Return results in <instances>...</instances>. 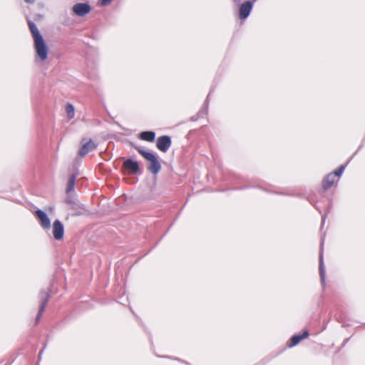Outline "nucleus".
I'll use <instances>...</instances> for the list:
<instances>
[{
	"mask_svg": "<svg viewBox=\"0 0 365 365\" xmlns=\"http://www.w3.org/2000/svg\"><path fill=\"white\" fill-rule=\"evenodd\" d=\"M142 140L148 142H153L155 137V133L153 131H143L140 134Z\"/></svg>",
	"mask_w": 365,
	"mask_h": 365,
	"instance_id": "obj_13",
	"label": "nucleus"
},
{
	"mask_svg": "<svg viewBox=\"0 0 365 365\" xmlns=\"http://www.w3.org/2000/svg\"><path fill=\"white\" fill-rule=\"evenodd\" d=\"M335 182V175L332 173H329L323 180L322 186L324 190L330 188Z\"/></svg>",
	"mask_w": 365,
	"mask_h": 365,
	"instance_id": "obj_11",
	"label": "nucleus"
},
{
	"mask_svg": "<svg viewBox=\"0 0 365 365\" xmlns=\"http://www.w3.org/2000/svg\"><path fill=\"white\" fill-rule=\"evenodd\" d=\"M252 9V3L250 1L242 4L240 9V18L242 19H246L250 14Z\"/></svg>",
	"mask_w": 365,
	"mask_h": 365,
	"instance_id": "obj_8",
	"label": "nucleus"
},
{
	"mask_svg": "<svg viewBox=\"0 0 365 365\" xmlns=\"http://www.w3.org/2000/svg\"><path fill=\"white\" fill-rule=\"evenodd\" d=\"M73 12L79 16H85L91 11V6L86 3H78L73 6Z\"/></svg>",
	"mask_w": 365,
	"mask_h": 365,
	"instance_id": "obj_4",
	"label": "nucleus"
},
{
	"mask_svg": "<svg viewBox=\"0 0 365 365\" xmlns=\"http://www.w3.org/2000/svg\"><path fill=\"white\" fill-rule=\"evenodd\" d=\"M36 217L39 220L41 226L45 229H48L51 226V222L47 215L42 210H37L36 212Z\"/></svg>",
	"mask_w": 365,
	"mask_h": 365,
	"instance_id": "obj_9",
	"label": "nucleus"
},
{
	"mask_svg": "<svg viewBox=\"0 0 365 365\" xmlns=\"http://www.w3.org/2000/svg\"><path fill=\"white\" fill-rule=\"evenodd\" d=\"M29 29L32 34L34 40L42 37V36L39 33L38 29L36 27V26L35 25V24H34L31 21H29Z\"/></svg>",
	"mask_w": 365,
	"mask_h": 365,
	"instance_id": "obj_14",
	"label": "nucleus"
},
{
	"mask_svg": "<svg viewBox=\"0 0 365 365\" xmlns=\"http://www.w3.org/2000/svg\"><path fill=\"white\" fill-rule=\"evenodd\" d=\"M171 145V139L168 135H163L158 138L156 147L160 151L165 153L168 150Z\"/></svg>",
	"mask_w": 365,
	"mask_h": 365,
	"instance_id": "obj_3",
	"label": "nucleus"
},
{
	"mask_svg": "<svg viewBox=\"0 0 365 365\" xmlns=\"http://www.w3.org/2000/svg\"><path fill=\"white\" fill-rule=\"evenodd\" d=\"M66 112L68 119L71 120V119L73 118L74 115H75L74 106L71 103L67 104L66 106Z\"/></svg>",
	"mask_w": 365,
	"mask_h": 365,
	"instance_id": "obj_17",
	"label": "nucleus"
},
{
	"mask_svg": "<svg viewBox=\"0 0 365 365\" xmlns=\"http://www.w3.org/2000/svg\"><path fill=\"white\" fill-rule=\"evenodd\" d=\"M34 49L36 51V61L40 60L43 61L48 56V46L43 37L34 40Z\"/></svg>",
	"mask_w": 365,
	"mask_h": 365,
	"instance_id": "obj_1",
	"label": "nucleus"
},
{
	"mask_svg": "<svg viewBox=\"0 0 365 365\" xmlns=\"http://www.w3.org/2000/svg\"><path fill=\"white\" fill-rule=\"evenodd\" d=\"M64 228L62 223L58 220H56L53 223V235L56 240H58L63 238Z\"/></svg>",
	"mask_w": 365,
	"mask_h": 365,
	"instance_id": "obj_5",
	"label": "nucleus"
},
{
	"mask_svg": "<svg viewBox=\"0 0 365 365\" xmlns=\"http://www.w3.org/2000/svg\"><path fill=\"white\" fill-rule=\"evenodd\" d=\"M112 0H101L100 5L101 6H106L111 2Z\"/></svg>",
	"mask_w": 365,
	"mask_h": 365,
	"instance_id": "obj_20",
	"label": "nucleus"
},
{
	"mask_svg": "<svg viewBox=\"0 0 365 365\" xmlns=\"http://www.w3.org/2000/svg\"><path fill=\"white\" fill-rule=\"evenodd\" d=\"M309 335V333L307 331H304L302 334L299 335H294L293 336L290 341L291 343L289 344V346H293L297 345L301 340L307 338Z\"/></svg>",
	"mask_w": 365,
	"mask_h": 365,
	"instance_id": "obj_12",
	"label": "nucleus"
},
{
	"mask_svg": "<svg viewBox=\"0 0 365 365\" xmlns=\"http://www.w3.org/2000/svg\"><path fill=\"white\" fill-rule=\"evenodd\" d=\"M345 169V165H341L339 168V169L337 170H336L334 173H332L334 175H335V178L336 177L339 178L342 173L344 172Z\"/></svg>",
	"mask_w": 365,
	"mask_h": 365,
	"instance_id": "obj_18",
	"label": "nucleus"
},
{
	"mask_svg": "<svg viewBox=\"0 0 365 365\" xmlns=\"http://www.w3.org/2000/svg\"><path fill=\"white\" fill-rule=\"evenodd\" d=\"M123 167L125 170H128L131 174H137L139 172V165L138 162L131 159L124 161Z\"/></svg>",
	"mask_w": 365,
	"mask_h": 365,
	"instance_id": "obj_6",
	"label": "nucleus"
},
{
	"mask_svg": "<svg viewBox=\"0 0 365 365\" xmlns=\"http://www.w3.org/2000/svg\"><path fill=\"white\" fill-rule=\"evenodd\" d=\"M145 154V158L150 163L148 166V170L154 175L158 174L161 169V165L158 158L153 153Z\"/></svg>",
	"mask_w": 365,
	"mask_h": 365,
	"instance_id": "obj_2",
	"label": "nucleus"
},
{
	"mask_svg": "<svg viewBox=\"0 0 365 365\" xmlns=\"http://www.w3.org/2000/svg\"><path fill=\"white\" fill-rule=\"evenodd\" d=\"M40 298L41 300V306H40V308H39V310H38V314L36 317V321L39 320L42 313L43 312V311L46 308L47 302L49 299V293L47 292H41L40 293Z\"/></svg>",
	"mask_w": 365,
	"mask_h": 365,
	"instance_id": "obj_7",
	"label": "nucleus"
},
{
	"mask_svg": "<svg viewBox=\"0 0 365 365\" xmlns=\"http://www.w3.org/2000/svg\"><path fill=\"white\" fill-rule=\"evenodd\" d=\"M319 274H320L321 280H322V283H324V278H325V270H324V267L323 254H322V250H321L320 256H319Z\"/></svg>",
	"mask_w": 365,
	"mask_h": 365,
	"instance_id": "obj_15",
	"label": "nucleus"
},
{
	"mask_svg": "<svg viewBox=\"0 0 365 365\" xmlns=\"http://www.w3.org/2000/svg\"><path fill=\"white\" fill-rule=\"evenodd\" d=\"M96 148L95 143L91 140L83 143L81 148L79 150V155L82 157L86 156L89 152Z\"/></svg>",
	"mask_w": 365,
	"mask_h": 365,
	"instance_id": "obj_10",
	"label": "nucleus"
},
{
	"mask_svg": "<svg viewBox=\"0 0 365 365\" xmlns=\"http://www.w3.org/2000/svg\"><path fill=\"white\" fill-rule=\"evenodd\" d=\"M137 150L143 158H145V153H150V152L145 151L141 148H137Z\"/></svg>",
	"mask_w": 365,
	"mask_h": 365,
	"instance_id": "obj_19",
	"label": "nucleus"
},
{
	"mask_svg": "<svg viewBox=\"0 0 365 365\" xmlns=\"http://www.w3.org/2000/svg\"><path fill=\"white\" fill-rule=\"evenodd\" d=\"M76 182V176L72 175L69 177L67 186H66V192L68 193L73 190Z\"/></svg>",
	"mask_w": 365,
	"mask_h": 365,
	"instance_id": "obj_16",
	"label": "nucleus"
},
{
	"mask_svg": "<svg viewBox=\"0 0 365 365\" xmlns=\"http://www.w3.org/2000/svg\"><path fill=\"white\" fill-rule=\"evenodd\" d=\"M27 3H33L34 2V0H25Z\"/></svg>",
	"mask_w": 365,
	"mask_h": 365,
	"instance_id": "obj_21",
	"label": "nucleus"
}]
</instances>
